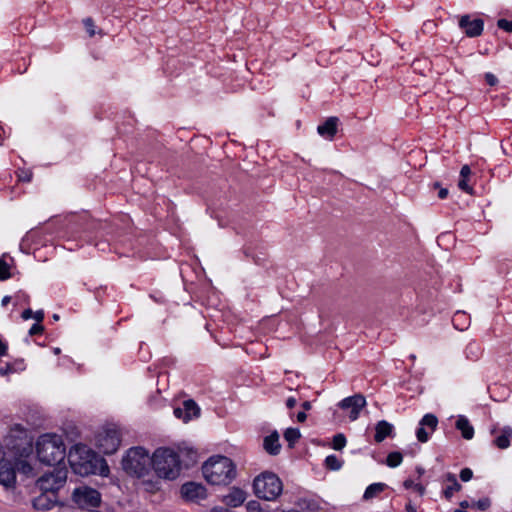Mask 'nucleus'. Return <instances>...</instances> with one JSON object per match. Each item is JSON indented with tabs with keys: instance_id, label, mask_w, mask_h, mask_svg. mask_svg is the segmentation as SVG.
<instances>
[{
	"instance_id": "nucleus-52",
	"label": "nucleus",
	"mask_w": 512,
	"mask_h": 512,
	"mask_svg": "<svg viewBox=\"0 0 512 512\" xmlns=\"http://www.w3.org/2000/svg\"><path fill=\"white\" fill-rule=\"evenodd\" d=\"M460 507L463 509H466V508H469V507H472V503H470L469 501L467 500H463L459 503Z\"/></svg>"
},
{
	"instance_id": "nucleus-17",
	"label": "nucleus",
	"mask_w": 512,
	"mask_h": 512,
	"mask_svg": "<svg viewBox=\"0 0 512 512\" xmlns=\"http://www.w3.org/2000/svg\"><path fill=\"white\" fill-rule=\"evenodd\" d=\"M246 492L238 487H233L230 492L224 496L223 502L229 507H239L246 500Z\"/></svg>"
},
{
	"instance_id": "nucleus-57",
	"label": "nucleus",
	"mask_w": 512,
	"mask_h": 512,
	"mask_svg": "<svg viewBox=\"0 0 512 512\" xmlns=\"http://www.w3.org/2000/svg\"><path fill=\"white\" fill-rule=\"evenodd\" d=\"M282 512H301V511L296 510V509H290V510H286V511H282Z\"/></svg>"
},
{
	"instance_id": "nucleus-61",
	"label": "nucleus",
	"mask_w": 512,
	"mask_h": 512,
	"mask_svg": "<svg viewBox=\"0 0 512 512\" xmlns=\"http://www.w3.org/2000/svg\"><path fill=\"white\" fill-rule=\"evenodd\" d=\"M24 179H26V181H30V177L27 178V176H24Z\"/></svg>"
},
{
	"instance_id": "nucleus-43",
	"label": "nucleus",
	"mask_w": 512,
	"mask_h": 512,
	"mask_svg": "<svg viewBox=\"0 0 512 512\" xmlns=\"http://www.w3.org/2000/svg\"><path fill=\"white\" fill-rule=\"evenodd\" d=\"M297 404V400L295 397H288L287 400H286V407L288 409H292L296 406Z\"/></svg>"
},
{
	"instance_id": "nucleus-8",
	"label": "nucleus",
	"mask_w": 512,
	"mask_h": 512,
	"mask_svg": "<svg viewBox=\"0 0 512 512\" xmlns=\"http://www.w3.org/2000/svg\"><path fill=\"white\" fill-rule=\"evenodd\" d=\"M72 499L80 509L90 512L100 506L101 494L94 488L82 486L73 491Z\"/></svg>"
},
{
	"instance_id": "nucleus-30",
	"label": "nucleus",
	"mask_w": 512,
	"mask_h": 512,
	"mask_svg": "<svg viewBox=\"0 0 512 512\" xmlns=\"http://www.w3.org/2000/svg\"><path fill=\"white\" fill-rule=\"evenodd\" d=\"M346 437L343 433H337L333 436L332 439V448L334 450L340 451L346 446Z\"/></svg>"
},
{
	"instance_id": "nucleus-10",
	"label": "nucleus",
	"mask_w": 512,
	"mask_h": 512,
	"mask_svg": "<svg viewBox=\"0 0 512 512\" xmlns=\"http://www.w3.org/2000/svg\"><path fill=\"white\" fill-rule=\"evenodd\" d=\"M458 25L461 31L469 38L479 37L484 30L483 19L472 18L469 14L462 15L459 18Z\"/></svg>"
},
{
	"instance_id": "nucleus-21",
	"label": "nucleus",
	"mask_w": 512,
	"mask_h": 512,
	"mask_svg": "<svg viewBox=\"0 0 512 512\" xmlns=\"http://www.w3.org/2000/svg\"><path fill=\"white\" fill-rule=\"evenodd\" d=\"M445 481L449 482L450 485H448L444 490H443V496L447 499V500H450L453 496V494L455 492H458L462 489V486L461 484L457 481V478H456V475L451 473V472H448L446 473L445 475Z\"/></svg>"
},
{
	"instance_id": "nucleus-36",
	"label": "nucleus",
	"mask_w": 512,
	"mask_h": 512,
	"mask_svg": "<svg viewBox=\"0 0 512 512\" xmlns=\"http://www.w3.org/2000/svg\"><path fill=\"white\" fill-rule=\"evenodd\" d=\"M83 24H84L89 36L93 37L95 35V29H94L95 25H94V21L92 20V18L89 17V18L84 19Z\"/></svg>"
},
{
	"instance_id": "nucleus-49",
	"label": "nucleus",
	"mask_w": 512,
	"mask_h": 512,
	"mask_svg": "<svg viewBox=\"0 0 512 512\" xmlns=\"http://www.w3.org/2000/svg\"><path fill=\"white\" fill-rule=\"evenodd\" d=\"M307 419V415L305 413V411H301L297 414V421L298 422H304L305 420Z\"/></svg>"
},
{
	"instance_id": "nucleus-48",
	"label": "nucleus",
	"mask_w": 512,
	"mask_h": 512,
	"mask_svg": "<svg viewBox=\"0 0 512 512\" xmlns=\"http://www.w3.org/2000/svg\"><path fill=\"white\" fill-rule=\"evenodd\" d=\"M414 489L422 496L425 494V487L422 484L416 483Z\"/></svg>"
},
{
	"instance_id": "nucleus-2",
	"label": "nucleus",
	"mask_w": 512,
	"mask_h": 512,
	"mask_svg": "<svg viewBox=\"0 0 512 512\" xmlns=\"http://www.w3.org/2000/svg\"><path fill=\"white\" fill-rule=\"evenodd\" d=\"M205 480L211 485H229L236 477L234 462L223 455L211 456L202 466Z\"/></svg>"
},
{
	"instance_id": "nucleus-3",
	"label": "nucleus",
	"mask_w": 512,
	"mask_h": 512,
	"mask_svg": "<svg viewBox=\"0 0 512 512\" xmlns=\"http://www.w3.org/2000/svg\"><path fill=\"white\" fill-rule=\"evenodd\" d=\"M39 461L49 466H63L66 448L62 437L57 434H43L36 441Z\"/></svg>"
},
{
	"instance_id": "nucleus-26",
	"label": "nucleus",
	"mask_w": 512,
	"mask_h": 512,
	"mask_svg": "<svg viewBox=\"0 0 512 512\" xmlns=\"http://www.w3.org/2000/svg\"><path fill=\"white\" fill-rule=\"evenodd\" d=\"M419 425H422L423 427L428 428L430 432H433L437 428L438 419L434 414L428 413L422 417Z\"/></svg>"
},
{
	"instance_id": "nucleus-1",
	"label": "nucleus",
	"mask_w": 512,
	"mask_h": 512,
	"mask_svg": "<svg viewBox=\"0 0 512 512\" xmlns=\"http://www.w3.org/2000/svg\"><path fill=\"white\" fill-rule=\"evenodd\" d=\"M73 472L80 476L92 474L107 475L109 467L106 461L84 444H75L67 455Z\"/></svg>"
},
{
	"instance_id": "nucleus-45",
	"label": "nucleus",
	"mask_w": 512,
	"mask_h": 512,
	"mask_svg": "<svg viewBox=\"0 0 512 512\" xmlns=\"http://www.w3.org/2000/svg\"><path fill=\"white\" fill-rule=\"evenodd\" d=\"M8 346L0 339V357L7 354Z\"/></svg>"
},
{
	"instance_id": "nucleus-34",
	"label": "nucleus",
	"mask_w": 512,
	"mask_h": 512,
	"mask_svg": "<svg viewBox=\"0 0 512 512\" xmlns=\"http://www.w3.org/2000/svg\"><path fill=\"white\" fill-rule=\"evenodd\" d=\"M432 432H428L425 427L419 425L416 429V437L419 442L425 443L429 440L430 434Z\"/></svg>"
},
{
	"instance_id": "nucleus-20",
	"label": "nucleus",
	"mask_w": 512,
	"mask_h": 512,
	"mask_svg": "<svg viewBox=\"0 0 512 512\" xmlns=\"http://www.w3.org/2000/svg\"><path fill=\"white\" fill-rule=\"evenodd\" d=\"M455 427L457 430L461 432V435L464 439L470 440L474 436V428L471 425L468 418L464 415L458 416Z\"/></svg>"
},
{
	"instance_id": "nucleus-31",
	"label": "nucleus",
	"mask_w": 512,
	"mask_h": 512,
	"mask_svg": "<svg viewBox=\"0 0 512 512\" xmlns=\"http://www.w3.org/2000/svg\"><path fill=\"white\" fill-rule=\"evenodd\" d=\"M15 467L19 472L26 476H30L33 472V467L26 460H19Z\"/></svg>"
},
{
	"instance_id": "nucleus-50",
	"label": "nucleus",
	"mask_w": 512,
	"mask_h": 512,
	"mask_svg": "<svg viewBox=\"0 0 512 512\" xmlns=\"http://www.w3.org/2000/svg\"><path fill=\"white\" fill-rule=\"evenodd\" d=\"M405 510H406V512H417L416 507L411 502H408L406 504Z\"/></svg>"
},
{
	"instance_id": "nucleus-59",
	"label": "nucleus",
	"mask_w": 512,
	"mask_h": 512,
	"mask_svg": "<svg viewBox=\"0 0 512 512\" xmlns=\"http://www.w3.org/2000/svg\"><path fill=\"white\" fill-rule=\"evenodd\" d=\"M54 352H55L56 354H58V353H60V349H59V348H55V349H54Z\"/></svg>"
},
{
	"instance_id": "nucleus-39",
	"label": "nucleus",
	"mask_w": 512,
	"mask_h": 512,
	"mask_svg": "<svg viewBox=\"0 0 512 512\" xmlns=\"http://www.w3.org/2000/svg\"><path fill=\"white\" fill-rule=\"evenodd\" d=\"M44 332V326L40 323H35L29 329V335L34 336L38 334H42Z\"/></svg>"
},
{
	"instance_id": "nucleus-35",
	"label": "nucleus",
	"mask_w": 512,
	"mask_h": 512,
	"mask_svg": "<svg viewBox=\"0 0 512 512\" xmlns=\"http://www.w3.org/2000/svg\"><path fill=\"white\" fill-rule=\"evenodd\" d=\"M497 27L505 32L512 33V20L501 18L497 21Z\"/></svg>"
},
{
	"instance_id": "nucleus-46",
	"label": "nucleus",
	"mask_w": 512,
	"mask_h": 512,
	"mask_svg": "<svg viewBox=\"0 0 512 512\" xmlns=\"http://www.w3.org/2000/svg\"><path fill=\"white\" fill-rule=\"evenodd\" d=\"M415 484L414 481L412 479H406L404 482H403V486L406 488V489H410V488H414L415 487Z\"/></svg>"
},
{
	"instance_id": "nucleus-25",
	"label": "nucleus",
	"mask_w": 512,
	"mask_h": 512,
	"mask_svg": "<svg viewBox=\"0 0 512 512\" xmlns=\"http://www.w3.org/2000/svg\"><path fill=\"white\" fill-rule=\"evenodd\" d=\"M46 494L43 492L42 495L34 499L33 504L36 509L49 510L54 506L55 500L52 501Z\"/></svg>"
},
{
	"instance_id": "nucleus-42",
	"label": "nucleus",
	"mask_w": 512,
	"mask_h": 512,
	"mask_svg": "<svg viewBox=\"0 0 512 512\" xmlns=\"http://www.w3.org/2000/svg\"><path fill=\"white\" fill-rule=\"evenodd\" d=\"M33 318L36 320V323H41L44 319L43 310H38L36 312H33Z\"/></svg>"
},
{
	"instance_id": "nucleus-23",
	"label": "nucleus",
	"mask_w": 512,
	"mask_h": 512,
	"mask_svg": "<svg viewBox=\"0 0 512 512\" xmlns=\"http://www.w3.org/2000/svg\"><path fill=\"white\" fill-rule=\"evenodd\" d=\"M387 488V485L385 483H373L370 484L364 494L363 499L364 500H370L375 498L377 495H379L381 492H383Z\"/></svg>"
},
{
	"instance_id": "nucleus-47",
	"label": "nucleus",
	"mask_w": 512,
	"mask_h": 512,
	"mask_svg": "<svg viewBox=\"0 0 512 512\" xmlns=\"http://www.w3.org/2000/svg\"><path fill=\"white\" fill-rule=\"evenodd\" d=\"M448 196V189L447 188H440L439 192H438V197L440 199H445L447 198Z\"/></svg>"
},
{
	"instance_id": "nucleus-13",
	"label": "nucleus",
	"mask_w": 512,
	"mask_h": 512,
	"mask_svg": "<svg viewBox=\"0 0 512 512\" xmlns=\"http://www.w3.org/2000/svg\"><path fill=\"white\" fill-rule=\"evenodd\" d=\"M181 495L189 501L205 499L207 497V490L202 484L187 482L181 486Z\"/></svg>"
},
{
	"instance_id": "nucleus-33",
	"label": "nucleus",
	"mask_w": 512,
	"mask_h": 512,
	"mask_svg": "<svg viewBox=\"0 0 512 512\" xmlns=\"http://www.w3.org/2000/svg\"><path fill=\"white\" fill-rule=\"evenodd\" d=\"M10 277V265L3 258H0V281H5Z\"/></svg>"
},
{
	"instance_id": "nucleus-11",
	"label": "nucleus",
	"mask_w": 512,
	"mask_h": 512,
	"mask_svg": "<svg viewBox=\"0 0 512 512\" xmlns=\"http://www.w3.org/2000/svg\"><path fill=\"white\" fill-rule=\"evenodd\" d=\"M365 405H366V399L360 393L354 394L353 396L346 397L338 403V406L341 409H343V410L350 409L349 419L351 421H355L358 419L360 412H361L362 408L365 407Z\"/></svg>"
},
{
	"instance_id": "nucleus-55",
	"label": "nucleus",
	"mask_w": 512,
	"mask_h": 512,
	"mask_svg": "<svg viewBox=\"0 0 512 512\" xmlns=\"http://www.w3.org/2000/svg\"><path fill=\"white\" fill-rule=\"evenodd\" d=\"M416 471H417V473L419 474V476L423 475V474H424V472H425L424 468H422V467H417V468H416Z\"/></svg>"
},
{
	"instance_id": "nucleus-44",
	"label": "nucleus",
	"mask_w": 512,
	"mask_h": 512,
	"mask_svg": "<svg viewBox=\"0 0 512 512\" xmlns=\"http://www.w3.org/2000/svg\"><path fill=\"white\" fill-rule=\"evenodd\" d=\"M21 317H22V319H24V320H28V319H30V318H33V311H32L30 308L25 309V310L22 312Z\"/></svg>"
},
{
	"instance_id": "nucleus-5",
	"label": "nucleus",
	"mask_w": 512,
	"mask_h": 512,
	"mask_svg": "<svg viewBox=\"0 0 512 512\" xmlns=\"http://www.w3.org/2000/svg\"><path fill=\"white\" fill-rule=\"evenodd\" d=\"M122 469L130 476L141 478L149 474L152 468V456L141 447H131L123 456Z\"/></svg>"
},
{
	"instance_id": "nucleus-18",
	"label": "nucleus",
	"mask_w": 512,
	"mask_h": 512,
	"mask_svg": "<svg viewBox=\"0 0 512 512\" xmlns=\"http://www.w3.org/2000/svg\"><path fill=\"white\" fill-rule=\"evenodd\" d=\"M263 448L269 455L272 456H276L280 453L281 444L279 442V434L276 430L264 438Z\"/></svg>"
},
{
	"instance_id": "nucleus-53",
	"label": "nucleus",
	"mask_w": 512,
	"mask_h": 512,
	"mask_svg": "<svg viewBox=\"0 0 512 512\" xmlns=\"http://www.w3.org/2000/svg\"><path fill=\"white\" fill-rule=\"evenodd\" d=\"M301 406H302V408H303V410H304V411H308V410H310V409H311V407H312V406H311V402H309V401H304V402L302 403V405H301Z\"/></svg>"
},
{
	"instance_id": "nucleus-28",
	"label": "nucleus",
	"mask_w": 512,
	"mask_h": 512,
	"mask_svg": "<svg viewBox=\"0 0 512 512\" xmlns=\"http://www.w3.org/2000/svg\"><path fill=\"white\" fill-rule=\"evenodd\" d=\"M301 437V433L298 428H287L284 432V438L288 442V445L290 448L294 446V444L299 440Z\"/></svg>"
},
{
	"instance_id": "nucleus-58",
	"label": "nucleus",
	"mask_w": 512,
	"mask_h": 512,
	"mask_svg": "<svg viewBox=\"0 0 512 512\" xmlns=\"http://www.w3.org/2000/svg\"><path fill=\"white\" fill-rule=\"evenodd\" d=\"M53 319H54L55 321L59 320V315L54 314V315H53Z\"/></svg>"
},
{
	"instance_id": "nucleus-38",
	"label": "nucleus",
	"mask_w": 512,
	"mask_h": 512,
	"mask_svg": "<svg viewBox=\"0 0 512 512\" xmlns=\"http://www.w3.org/2000/svg\"><path fill=\"white\" fill-rule=\"evenodd\" d=\"M460 479L463 481V482H468L472 479L473 477V471L470 469V468H463L461 471H460Z\"/></svg>"
},
{
	"instance_id": "nucleus-19",
	"label": "nucleus",
	"mask_w": 512,
	"mask_h": 512,
	"mask_svg": "<svg viewBox=\"0 0 512 512\" xmlns=\"http://www.w3.org/2000/svg\"><path fill=\"white\" fill-rule=\"evenodd\" d=\"M500 434L495 437L493 444L499 449H507L511 445L512 427L504 426L499 430Z\"/></svg>"
},
{
	"instance_id": "nucleus-32",
	"label": "nucleus",
	"mask_w": 512,
	"mask_h": 512,
	"mask_svg": "<svg viewBox=\"0 0 512 512\" xmlns=\"http://www.w3.org/2000/svg\"><path fill=\"white\" fill-rule=\"evenodd\" d=\"M472 507L480 511H487L491 507V499L489 497H483L477 501H473Z\"/></svg>"
},
{
	"instance_id": "nucleus-22",
	"label": "nucleus",
	"mask_w": 512,
	"mask_h": 512,
	"mask_svg": "<svg viewBox=\"0 0 512 512\" xmlns=\"http://www.w3.org/2000/svg\"><path fill=\"white\" fill-rule=\"evenodd\" d=\"M471 175V169L468 165H463L460 170V179L458 187L463 192L473 195V188L468 184V178Z\"/></svg>"
},
{
	"instance_id": "nucleus-54",
	"label": "nucleus",
	"mask_w": 512,
	"mask_h": 512,
	"mask_svg": "<svg viewBox=\"0 0 512 512\" xmlns=\"http://www.w3.org/2000/svg\"><path fill=\"white\" fill-rule=\"evenodd\" d=\"M10 301H11V297L10 296H4L2 298L1 304H2V306H6Z\"/></svg>"
},
{
	"instance_id": "nucleus-15",
	"label": "nucleus",
	"mask_w": 512,
	"mask_h": 512,
	"mask_svg": "<svg viewBox=\"0 0 512 512\" xmlns=\"http://www.w3.org/2000/svg\"><path fill=\"white\" fill-rule=\"evenodd\" d=\"M339 119L337 117H329L322 124L318 125L317 132L320 136L332 140L337 133Z\"/></svg>"
},
{
	"instance_id": "nucleus-63",
	"label": "nucleus",
	"mask_w": 512,
	"mask_h": 512,
	"mask_svg": "<svg viewBox=\"0 0 512 512\" xmlns=\"http://www.w3.org/2000/svg\"><path fill=\"white\" fill-rule=\"evenodd\" d=\"M253 260H254V263L258 264V260L257 259L253 258Z\"/></svg>"
},
{
	"instance_id": "nucleus-27",
	"label": "nucleus",
	"mask_w": 512,
	"mask_h": 512,
	"mask_svg": "<svg viewBox=\"0 0 512 512\" xmlns=\"http://www.w3.org/2000/svg\"><path fill=\"white\" fill-rule=\"evenodd\" d=\"M325 467L331 471H338L343 466V461L340 460L336 455L331 454L328 455L325 460Z\"/></svg>"
},
{
	"instance_id": "nucleus-9",
	"label": "nucleus",
	"mask_w": 512,
	"mask_h": 512,
	"mask_svg": "<svg viewBox=\"0 0 512 512\" xmlns=\"http://www.w3.org/2000/svg\"><path fill=\"white\" fill-rule=\"evenodd\" d=\"M121 443L120 433L116 428H106L96 436V445L106 455L115 453Z\"/></svg>"
},
{
	"instance_id": "nucleus-60",
	"label": "nucleus",
	"mask_w": 512,
	"mask_h": 512,
	"mask_svg": "<svg viewBox=\"0 0 512 512\" xmlns=\"http://www.w3.org/2000/svg\"><path fill=\"white\" fill-rule=\"evenodd\" d=\"M190 454H192L193 456H196V452H194L193 450L190 451Z\"/></svg>"
},
{
	"instance_id": "nucleus-51",
	"label": "nucleus",
	"mask_w": 512,
	"mask_h": 512,
	"mask_svg": "<svg viewBox=\"0 0 512 512\" xmlns=\"http://www.w3.org/2000/svg\"><path fill=\"white\" fill-rule=\"evenodd\" d=\"M210 512H232V511H230L229 509H227L225 507L217 506V507L212 508L210 510Z\"/></svg>"
},
{
	"instance_id": "nucleus-12",
	"label": "nucleus",
	"mask_w": 512,
	"mask_h": 512,
	"mask_svg": "<svg viewBox=\"0 0 512 512\" xmlns=\"http://www.w3.org/2000/svg\"><path fill=\"white\" fill-rule=\"evenodd\" d=\"M173 413L176 418L182 419L183 422L187 423L192 418L199 416L200 408L194 400L188 399L183 402V407L174 408Z\"/></svg>"
},
{
	"instance_id": "nucleus-6",
	"label": "nucleus",
	"mask_w": 512,
	"mask_h": 512,
	"mask_svg": "<svg viewBox=\"0 0 512 512\" xmlns=\"http://www.w3.org/2000/svg\"><path fill=\"white\" fill-rule=\"evenodd\" d=\"M253 490L258 498L273 501L281 495L283 484L275 473L265 471L254 479Z\"/></svg>"
},
{
	"instance_id": "nucleus-16",
	"label": "nucleus",
	"mask_w": 512,
	"mask_h": 512,
	"mask_svg": "<svg viewBox=\"0 0 512 512\" xmlns=\"http://www.w3.org/2000/svg\"><path fill=\"white\" fill-rule=\"evenodd\" d=\"M387 437H394V426L386 420H380L375 425L374 440L381 443Z\"/></svg>"
},
{
	"instance_id": "nucleus-62",
	"label": "nucleus",
	"mask_w": 512,
	"mask_h": 512,
	"mask_svg": "<svg viewBox=\"0 0 512 512\" xmlns=\"http://www.w3.org/2000/svg\"><path fill=\"white\" fill-rule=\"evenodd\" d=\"M24 179H26V181H30V177L27 178V176H24Z\"/></svg>"
},
{
	"instance_id": "nucleus-41",
	"label": "nucleus",
	"mask_w": 512,
	"mask_h": 512,
	"mask_svg": "<svg viewBox=\"0 0 512 512\" xmlns=\"http://www.w3.org/2000/svg\"><path fill=\"white\" fill-rule=\"evenodd\" d=\"M13 371V367L10 364H6L4 367H0V376L8 375Z\"/></svg>"
},
{
	"instance_id": "nucleus-4",
	"label": "nucleus",
	"mask_w": 512,
	"mask_h": 512,
	"mask_svg": "<svg viewBox=\"0 0 512 512\" xmlns=\"http://www.w3.org/2000/svg\"><path fill=\"white\" fill-rule=\"evenodd\" d=\"M152 468L158 477L174 480L181 472V461L176 451L159 447L152 455Z\"/></svg>"
},
{
	"instance_id": "nucleus-24",
	"label": "nucleus",
	"mask_w": 512,
	"mask_h": 512,
	"mask_svg": "<svg viewBox=\"0 0 512 512\" xmlns=\"http://www.w3.org/2000/svg\"><path fill=\"white\" fill-rule=\"evenodd\" d=\"M297 506L303 512H319V510H320L319 503L316 500L309 499V498L299 499L297 502Z\"/></svg>"
},
{
	"instance_id": "nucleus-56",
	"label": "nucleus",
	"mask_w": 512,
	"mask_h": 512,
	"mask_svg": "<svg viewBox=\"0 0 512 512\" xmlns=\"http://www.w3.org/2000/svg\"><path fill=\"white\" fill-rule=\"evenodd\" d=\"M497 431H498L497 427H496V426H494V427L491 429L490 433H491L492 435H494V434H496V433H497Z\"/></svg>"
},
{
	"instance_id": "nucleus-7",
	"label": "nucleus",
	"mask_w": 512,
	"mask_h": 512,
	"mask_svg": "<svg viewBox=\"0 0 512 512\" xmlns=\"http://www.w3.org/2000/svg\"><path fill=\"white\" fill-rule=\"evenodd\" d=\"M67 468L63 466H54L52 471L44 473L37 480V486L44 493H51L56 498V492L62 488L67 480Z\"/></svg>"
},
{
	"instance_id": "nucleus-14",
	"label": "nucleus",
	"mask_w": 512,
	"mask_h": 512,
	"mask_svg": "<svg viewBox=\"0 0 512 512\" xmlns=\"http://www.w3.org/2000/svg\"><path fill=\"white\" fill-rule=\"evenodd\" d=\"M16 482V467L9 461L0 460V484L5 487L13 486Z\"/></svg>"
},
{
	"instance_id": "nucleus-37",
	"label": "nucleus",
	"mask_w": 512,
	"mask_h": 512,
	"mask_svg": "<svg viewBox=\"0 0 512 512\" xmlns=\"http://www.w3.org/2000/svg\"><path fill=\"white\" fill-rule=\"evenodd\" d=\"M247 512H261V505L256 500H251L246 504Z\"/></svg>"
},
{
	"instance_id": "nucleus-40",
	"label": "nucleus",
	"mask_w": 512,
	"mask_h": 512,
	"mask_svg": "<svg viewBox=\"0 0 512 512\" xmlns=\"http://www.w3.org/2000/svg\"><path fill=\"white\" fill-rule=\"evenodd\" d=\"M484 78L489 86H495L498 84V78L493 73H485Z\"/></svg>"
},
{
	"instance_id": "nucleus-29",
	"label": "nucleus",
	"mask_w": 512,
	"mask_h": 512,
	"mask_svg": "<svg viewBox=\"0 0 512 512\" xmlns=\"http://www.w3.org/2000/svg\"><path fill=\"white\" fill-rule=\"evenodd\" d=\"M403 461V455L401 452L393 451L387 455L386 464L391 468L398 467Z\"/></svg>"
}]
</instances>
